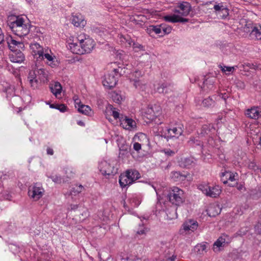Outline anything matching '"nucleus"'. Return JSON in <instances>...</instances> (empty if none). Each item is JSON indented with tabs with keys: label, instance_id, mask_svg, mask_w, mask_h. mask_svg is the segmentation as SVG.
<instances>
[{
	"label": "nucleus",
	"instance_id": "f257e3e1",
	"mask_svg": "<svg viewBox=\"0 0 261 261\" xmlns=\"http://www.w3.org/2000/svg\"><path fill=\"white\" fill-rule=\"evenodd\" d=\"M141 177L139 172L135 169L126 170L119 176V182L122 188H127Z\"/></svg>",
	"mask_w": 261,
	"mask_h": 261
},
{
	"label": "nucleus",
	"instance_id": "f03ea898",
	"mask_svg": "<svg viewBox=\"0 0 261 261\" xmlns=\"http://www.w3.org/2000/svg\"><path fill=\"white\" fill-rule=\"evenodd\" d=\"M116 109L115 108V120H117V125L126 129H132L136 127V123L133 119L120 114Z\"/></svg>",
	"mask_w": 261,
	"mask_h": 261
},
{
	"label": "nucleus",
	"instance_id": "7ed1b4c3",
	"mask_svg": "<svg viewBox=\"0 0 261 261\" xmlns=\"http://www.w3.org/2000/svg\"><path fill=\"white\" fill-rule=\"evenodd\" d=\"M168 198L172 204L179 205L184 201V192L177 187H174L168 194Z\"/></svg>",
	"mask_w": 261,
	"mask_h": 261
},
{
	"label": "nucleus",
	"instance_id": "20e7f679",
	"mask_svg": "<svg viewBox=\"0 0 261 261\" xmlns=\"http://www.w3.org/2000/svg\"><path fill=\"white\" fill-rule=\"evenodd\" d=\"M7 41L11 50H23L24 48V43L22 41L16 40L11 36L7 38Z\"/></svg>",
	"mask_w": 261,
	"mask_h": 261
},
{
	"label": "nucleus",
	"instance_id": "39448f33",
	"mask_svg": "<svg viewBox=\"0 0 261 261\" xmlns=\"http://www.w3.org/2000/svg\"><path fill=\"white\" fill-rule=\"evenodd\" d=\"M80 43L84 51L83 54L90 53L95 45L94 40L89 37L81 39Z\"/></svg>",
	"mask_w": 261,
	"mask_h": 261
},
{
	"label": "nucleus",
	"instance_id": "423d86ee",
	"mask_svg": "<svg viewBox=\"0 0 261 261\" xmlns=\"http://www.w3.org/2000/svg\"><path fill=\"white\" fill-rule=\"evenodd\" d=\"M98 168L102 174L108 175V178H113V169L114 167H111L110 165L106 161L101 162L98 166Z\"/></svg>",
	"mask_w": 261,
	"mask_h": 261
},
{
	"label": "nucleus",
	"instance_id": "0eeeda50",
	"mask_svg": "<svg viewBox=\"0 0 261 261\" xmlns=\"http://www.w3.org/2000/svg\"><path fill=\"white\" fill-rule=\"evenodd\" d=\"M116 141L120 151L119 157L120 155L122 156L126 155L129 152L130 147L126 144L125 140L123 137L117 136Z\"/></svg>",
	"mask_w": 261,
	"mask_h": 261
},
{
	"label": "nucleus",
	"instance_id": "6e6552de",
	"mask_svg": "<svg viewBox=\"0 0 261 261\" xmlns=\"http://www.w3.org/2000/svg\"><path fill=\"white\" fill-rule=\"evenodd\" d=\"M214 9L217 15L222 19H225L229 15V9L222 3L215 5Z\"/></svg>",
	"mask_w": 261,
	"mask_h": 261
},
{
	"label": "nucleus",
	"instance_id": "1a4fd4ad",
	"mask_svg": "<svg viewBox=\"0 0 261 261\" xmlns=\"http://www.w3.org/2000/svg\"><path fill=\"white\" fill-rule=\"evenodd\" d=\"M37 184H35L32 187V190L29 189L28 191L29 195L35 199V200H38L43 195V192L44 191L43 189L38 187Z\"/></svg>",
	"mask_w": 261,
	"mask_h": 261
},
{
	"label": "nucleus",
	"instance_id": "9d476101",
	"mask_svg": "<svg viewBox=\"0 0 261 261\" xmlns=\"http://www.w3.org/2000/svg\"><path fill=\"white\" fill-rule=\"evenodd\" d=\"M168 132V137L178 138L181 135H182L184 132V126L182 124L176 125L175 126H173L172 128L167 129Z\"/></svg>",
	"mask_w": 261,
	"mask_h": 261
},
{
	"label": "nucleus",
	"instance_id": "9b49d317",
	"mask_svg": "<svg viewBox=\"0 0 261 261\" xmlns=\"http://www.w3.org/2000/svg\"><path fill=\"white\" fill-rule=\"evenodd\" d=\"M11 51L12 53L9 55V58L12 62L20 63L24 61V55L20 50Z\"/></svg>",
	"mask_w": 261,
	"mask_h": 261
},
{
	"label": "nucleus",
	"instance_id": "f8f14e48",
	"mask_svg": "<svg viewBox=\"0 0 261 261\" xmlns=\"http://www.w3.org/2000/svg\"><path fill=\"white\" fill-rule=\"evenodd\" d=\"M215 128L213 124H203L200 128L197 130L198 135L200 137L210 136Z\"/></svg>",
	"mask_w": 261,
	"mask_h": 261
},
{
	"label": "nucleus",
	"instance_id": "ddd939ff",
	"mask_svg": "<svg viewBox=\"0 0 261 261\" xmlns=\"http://www.w3.org/2000/svg\"><path fill=\"white\" fill-rule=\"evenodd\" d=\"M114 69L113 70L112 73L108 74L105 75V78L102 81V84L103 86L111 90L114 87Z\"/></svg>",
	"mask_w": 261,
	"mask_h": 261
},
{
	"label": "nucleus",
	"instance_id": "4468645a",
	"mask_svg": "<svg viewBox=\"0 0 261 261\" xmlns=\"http://www.w3.org/2000/svg\"><path fill=\"white\" fill-rule=\"evenodd\" d=\"M30 25V24H29L23 26L16 27L14 28L11 29V30L16 35L21 37L27 35L29 33Z\"/></svg>",
	"mask_w": 261,
	"mask_h": 261
},
{
	"label": "nucleus",
	"instance_id": "2eb2a0df",
	"mask_svg": "<svg viewBox=\"0 0 261 261\" xmlns=\"http://www.w3.org/2000/svg\"><path fill=\"white\" fill-rule=\"evenodd\" d=\"M246 116L251 119H257L261 117V108L258 107L248 109L245 113Z\"/></svg>",
	"mask_w": 261,
	"mask_h": 261
},
{
	"label": "nucleus",
	"instance_id": "dca6fc26",
	"mask_svg": "<svg viewBox=\"0 0 261 261\" xmlns=\"http://www.w3.org/2000/svg\"><path fill=\"white\" fill-rule=\"evenodd\" d=\"M179 163L181 167L191 169L196 166V160L193 157L186 158L181 159Z\"/></svg>",
	"mask_w": 261,
	"mask_h": 261
},
{
	"label": "nucleus",
	"instance_id": "f3484780",
	"mask_svg": "<svg viewBox=\"0 0 261 261\" xmlns=\"http://www.w3.org/2000/svg\"><path fill=\"white\" fill-rule=\"evenodd\" d=\"M67 47L73 54L78 55L83 54L84 51L82 48L80 43V40L79 39H78L75 42H69Z\"/></svg>",
	"mask_w": 261,
	"mask_h": 261
},
{
	"label": "nucleus",
	"instance_id": "a211bd4d",
	"mask_svg": "<svg viewBox=\"0 0 261 261\" xmlns=\"http://www.w3.org/2000/svg\"><path fill=\"white\" fill-rule=\"evenodd\" d=\"M238 176L237 173H233L229 171L222 172L221 175V180L224 184H226L228 180L234 181L236 180V177Z\"/></svg>",
	"mask_w": 261,
	"mask_h": 261
},
{
	"label": "nucleus",
	"instance_id": "6ab92c4d",
	"mask_svg": "<svg viewBox=\"0 0 261 261\" xmlns=\"http://www.w3.org/2000/svg\"><path fill=\"white\" fill-rule=\"evenodd\" d=\"M178 7L182 12H180L179 10H176L175 12L180 13L185 16H187L191 11V5L188 2H184L182 3H180Z\"/></svg>",
	"mask_w": 261,
	"mask_h": 261
},
{
	"label": "nucleus",
	"instance_id": "aec40b11",
	"mask_svg": "<svg viewBox=\"0 0 261 261\" xmlns=\"http://www.w3.org/2000/svg\"><path fill=\"white\" fill-rule=\"evenodd\" d=\"M105 116L107 119L113 124L114 120V108L111 104H108L105 110Z\"/></svg>",
	"mask_w": 261,
	"mask_h": 261
},
{
	"label": "nucleus",
	"instance_id": "412c9836",
	"mask_svg": "<svg viewBox=\"0 0 261 261\" xmlns=\"http://www.w3.org/2000/svg\"><path fill=\"white\" fill-rule=\"evenodd\" d=\"M198 223L193 220H189L183 224V228L185 230H191L194 231L197 228Z\"/></svg>",
	"mask_w": 261,
	"mask_h": 261
},
{
	"label": "nucleus",
	"instance_id": "4be33fe9",
	"mask_svg": "<svg viewBox=\"0 0 261 261\" xmlns=\"http://www.w3.org/2000/svg\"><path fill=\"white\" fill-rule=\"evenodd\" d=\"M119 257L121 261H142V259L136 255L121 252L119 254Z\"/></svg>",
	"mask_w": 261,
	"mask_h": 261
},
{
	"label": "nucleus",
	"instance_id": "5701e85b",
	"mask_svg": "<svg viewBox=\"0 0 261 261\" xmlns=\"http://www.w3.org/2000/svg\"><path fill=\"white\" fill-rule=\"evenodd\" d=\"M221 192V189L219 186L216 185L212 187L210 186L208 188L207 196L216 198L219 196Z\"/></svg>",
	"mask_w": 261,
	"mask_h": 261
},
{
	"label": "nucleus",
	"instance_id": "b1692460",
	"mask_svg": "<svg viewBox=\"0 0 261 261\" xmlns=\"http://www.w3.org/2000/svg\"><path fill=\"white\" fill-rule=\"evenodd\" d=\"M251 32L249 34L251 39L261 40V27H251Z\"/></svg>",
	"mask_w": 261,
	"mask_h": 261
},
{
	"label": "nucleus",
	"instance_id": "393cba45",
	"mask_svg": "<svg viewBox=\"0 0 261 261\" xmlns=\"http://www.w3.org/2000/svg\"><path fill=\"white\" fill-rule=\"evenodd\" d=\"M229 241V236L227 234H223L215 242L214 245L218 247L224 246L225 244H228Z\"/></svg>",
	"mask_w": 261,
	"mask_h": 261
},
{
	"label": "nucleus",
	"instance_id": "a878e982",
	"mask_svg": "<svg viewBox=\"0 0 261 261\" xmlns=\"http://www.w3.org/2000/svg\"><path fill=\"white\" fill-rule=\"evenodd\" d=\"M24 19L20 16H16L15 20L9 23V25L10 29H13L16 27L23 26L29 24V23H24Z\"/></svg>",
	"mask_w": 261,
	"mask_h": 261
},
{
	"label": "nucleus",
	"instance_id": "bb28decb",
	"mask_svg": "<svg viewBox=\"0 0 261 261\" xmlns=\"http://www.w3.org/2000/svg\"><path fill=\"white\" fill-rule=\"evenodd\" d=\"M187 145L191 147H196L199 146L202 148L203 147V142L196 137L191 136L187 141Z\"/></svg>",
	"mask_w": 261,
	"mask_h": 261
},
{
	"label": "nucleus",
	"instance_id": "cd10ccee",
	"mask_svg": "<svg viewBox=\"0 0 261 261\" xmlns=\"http://www.w3.org/2000/svg\"><path fill=\"white\" fill-rule=\"evenodd\" d=\"M72 23L75 27H84L86 22L82 18V17L81 16L80 17L79 16H73V18L72 19Z\"/></svg>",
	"mask_w": 261,
	"mask_h": 261
},
{
	"label": "nucleus",
	"instance_id": "c85d7f7f",
	"mask_svg": "<svg viewBox=\"0 0 261 261\" xmlns=\"http://www.w3.org/2000/svg\"><path fill=\"white\" fill-rule=\"evenodd\" d=\"M220 209L217 205L210 206L207 210V214L211 217H215L218 215L220 212Z\"/></svg>",
	"mask_w": 261,
	"mask_h": 261
},
{
	"label": "nucleus",
	"instance_id": "c756f323",
	"mask_svg": "<svg viewBox=\"0 0 261 261\" xmlns=\"http://www.w3.org/2000/svg\"><path fill=\"white\" fill-rule=\"evenodd\" d=\"M202 105L205 108H212L215 105V100L212 97L209 96L203 100Z\"/></svg>",
	"mask_w": 261,
	"mask_h": 261
},
{
	"label": "nucleus",
	"instance_id": "7c9ffc66",
	"mask_svg": "<svg viewBox=\"0 0 261 261\" xmlns=\"http://www.w3.org/2000/svg\"><path fill=\"white\" fill-rule=\"evenodd\" d=\"M171 177L175 181H181L186 178L187 175L182 174L180 172L175 171L172 173Z\"/></svg>",
	"mask_w": 261,
	"mask_h": 261
},
{
	"label": "nucleus",
	"instance_id": "2f4dec72",
	"mask_svg": "<svg viewBox=\"0 0 261 261\" xmlns=\"http://www.w3.org/2000/svg\"><path fill=\"white\" fill-rule=\"evenodd\" d=\"M78 111L81 113L88 116L90 115L91 113V108L89 106L85 105H79Z\"/></svg>",
	"mask_w": 261,
	"mask_h": 261
},
{
	"label": "nucleus",
	"instance_id": "473e14b6",
	"mask_svg": "<svg viewBox=\"0 0 261 261\" xmlns=\"http://www.w3.org/2000/svg\"><path fill=\"white\" fill-rule=\"evenodd\" d=\"M147 33L151 36L152 33H155L156 34H159L161 33V28L160 25H150L146 30Z\"/></svg>",
	"mask_w": 261,
	"mask_h": 261
},
{
	"label": "nucleus",
	"instance_id": "72a5a7b5",
	"mask_svg": "<svg viewBox=\"0 0 261 261\" xmlns=\"http://www.w3.org/2000/svg\"><path fill=\"white\" fill-rule=\"evenodd\" d=\"M125 99L124 92L121 91H115V102L120 104Z\"/></svg>",
	"mask_w": 261,
	"mask_h": 261
},
{
	"label": "nucleus",
	"instance_id": "f704fd0d",
	"mask_svg": "<svg viewBox=\"0 0 261 261\" xmlns=\"http://www.w3.org/2000/svg\"><path fill=\"white\" fill-rule=\"evenodd\" d=\"M37 75L40 81L44 82L47 80V74L43 68L37 69Z\"/></svg>",
	"mask_w": 261,
	"mask_h": 261
},
{
	"label": "nucleus",
	"instance_id": "c9c22d12",
	"mask_svg": "<svg viewBox=\"0 0 261 261\" xmlns=\"http://www.w3.org/2000/svg\"><path fill=\"white\" fill-rule=\"evenodd\" d=\"M51 92L56 96L61 92L62 87L59 83H56L54 86L50 87Z\"/></svg>",
	"mask_w": 261,
	"mask_h": 261
},
{
	"label": "nucleus",
	"instance_id": "e433bc0d",
	"mask_svg": "<svg viewBox=\"0 0 261 261\" xmlns=\"http://www.w3.org/2000/svg\"><path fill=\"white\" fill-rule=\"evenodd\" d=\"M3 91L6 93L7 98L14 95V88L8 84H7V86L3 89Z\"/></svg>",
	"mask_w": 261,
	"mask_h": 261
},
{
	"label": "nucleus",
	"instance_id": "4c0bfd02",
	"mask_svg": "<svg viewBox=\"0 0 261 261\" xmlns=\"http://www.w3.org/2000/svg\"><path fill=\"white\" fill-rule=\"evenodd\" d=\"M50 107L59 110L61 112H65L68 109L67 107L64 104H50Z\"/></svg>",
	"mask_w": 261,
	"mask_h": 261
},
{
	"label": "nucleus",
	"instance_id": "58836bf2",
	"mask_svg": "<svg viewBox=\"0 0 261 261\" xmlns=\"http://www.w3.org/2000/svg\"><path fill=\"white\" fill-rule=\"evenodd\" d=\"M119 38L120 42L122 44L127 43L129 46L132 45V43L133 42L132 40L130 39L129 36H124L122 35H119L118 36Z\"/></svg>",
	"mask_w": 261,
	"mask_h": 261
},
{
	"label": "nucleus",
	"instance_id": "ea45409f",
	"mask_svg": "<svg viewBox=\"0 0 261 261\" xmlns=\"http://www.w3.org/2000/svg\"><path fill=\"white\" fill-rule=\"evenodd\" d=\"M169 88L167 84L163 83L157 88V91L160 93L166 94L169 92Z\"/></svg>",
	"mask_w": 261,
	"mask_h": 261
},
{
	"label": "nucleus",
	"instance_id": "a19ab883",
	"mask_svg": "<svg viewBox=\"0 0 261 261\" xmlns=\"http://www.w3.org/2000/svg\"><path fill=\"white\" fill-rule=\"evenodd\" d=\"M178 15L173 14L171 15H167L164 17V19L166 21L171 22L172 23L178 22Z\"/></svg>",
	"mask_w": 261,
	"mask_h": 261
},
{
	"label": "nucleus",
	"instance_id": "79ce46f5",
	"mask_svg": "<svg viewBox=\"0 0 261 261\" xmlns=\"http://www.w3.org/2000/svg\"><path fill=\"white\" fill-rule=\"evenodd\" d=\"M214 81L212 79H207L203 81V87H207L210 90H212L213 88Z\"/></svg>",
	"mask_w": 261,
	"mask_h": 261
},
{
	"label": "nucleus",
	"instance_id": "37998d69",
	"mask_svg": "<svg viewBox=\"0 0 261 261\" xmlns=\"http://www.w3.org/2000/svg\"><path fill=\"white\" fill-rule=\"evenodd\" d=\"M171 256V257L176 258L174 255V250L173 248H167L165 250L164 253V257Z\"/></svg>",
	"mask_w": 261,
	"mask_h": 261
},
{
	"label": "nucleus",
	"instance_id": "c03bdc74",
	"mask_svg": "<svg viewBox=\"0 0 261 261\" xmlns=\"http://www.w3.org/2000/svg\"><path fill=\"white\" fill-rule=\"evenodd\" d=\"M84 187L82 185H76L74 187L72 188L71 192V194L74 195L81 193L84 189Z\"/></svg>",
	"mask_w": 261,
	"mask_h": 261
},
{
	"label": "nucleus",
	"instance_id": "a18cd8bd",
	"mask_svg": "<svg viewBox=\"0 0 261 261\" xmlns=\"http://www.w3.org/2000/svg\"><path fill=\"white\" fill-rule=\"evenodd\" d=\"M210 186L205 184H199L198 186V189L201 191L203 194H204L206 196L208 193V190Z\"/></svg>",
	"mask_w": 261,
	"mask_h": 261
},
{
	"label": "nucleus",
	"instance_id": "49530a36",
	"mask_svg": "<svg viewBox=\"0 0 261 261\" xmlns=\"http://www.w3.org/2000/svg\"><path fill=\"white\" fill-rule=\"evenodd\" d=\"M49 177L51 178L54 182L57 184H60L62 181H65L60 176H58L57 175H50Z\"/></svg>",
	"mask_w": 261,
	"mask_h": 261
},
{
	"label": "nucleus",
	"instance_id": "de8ad7c7",
	"mask_svg": "<svg viewBox=\"0 0 261 261\" xmlns=\"http://www.w3.org/2000/svg\"><path fill=\"white\" fill-rule=\"evenodd\" d=\"M117 65L118 66V68H115V74L116 73H118L120 75H122L123 73H125V71L124 69H125L124 67H123V65L122 64H121L120 63H118Z\"/></svg>",
	"mask_w": 261,
	"mask_h": 261
},
{
	"label": "nucleus",
	"instance_id": "09e8293b",
	"mask_svg": "<svg viewBox=\"0 0 261 261\" xmlns=\"http://www.w3.org/2000/svg\"><path fill=\"white\" fill-rule=\"evenodd\" d=\"M160 27L161 28V31L162 30L163 31L164 35L169 34L172 30L171 27L169 26L166 27V25L164 24H161L160 25Z\"/></svg>",
	"mask_w": 261,
	"mask_h": 261
},
{
	"label": "nucleus",
	"instance_id": "8fccbe9b",
	"mask_svg": "<svg viewBox=\"0 0 261 261\" xmlns=\"http://www.w3.org/2000/svg\"><path fill=\"white\" fill-rule=\"evenodd\" d=\"M133 47L134 49H135L136 51H138L139 50H145V47L137 42H134L133 44Z\"/></svg>",
	"mask_w": 261,
	"mask_h": 261
},
{
	"label": "nucleus",
	"instance_id": "3c124183",
	"mask_svg": "<svg viewBox=\"0 0 261 261\" xmlns=\"http://www.w3.org/2000/svg\"><path fill=\"white\" fill-rule=\"evenodd\" d=\"M146 230L147 229L145 228L143 226H141L140 229L136 231L135 237H138L139 236H145L146 234Z\"/></svg>",
	"mask_w": 261,
	"mask_h": 261
},
{
	"label": "nucleus",
	"instance_id": "603ef678",
	"mask_svg": "<svg viewBox=\"0 0 261 261\" xmlns=\"http://www.w3.org/2000/svg\"><path fill=\"white\" fill-rule=\"evenodd\" d=\"M28 78L29 81H30L31 79H33V80L37 79L36 69L30 71Z\"/></svg>",
	"mask_w": 261,
	"mask_h": 261
},
{
	"label": "nucleus",
	"instance_id": "864d4df0",
	"mask_svg": "<svg viewBox=\"0 0 261 261\" xmlns=\"http://www.w3.org/2000/svg\"><path fill=\"white\" fill-rule=\"evenodd\" d=\"M29 83L31 87L34 89L38 88L39 86V82L38 79H35L34 80L33 79H31L30 81H29Z\"/></svg>",
	"mask_w": 261,
	"mask_h": 261
},
{
	"label": "nucleus",
	"instance_id": "5fc2aeb1",
	"mask_svg": "<svg viewBox=\"0 0 261 261\" xmlns=\"http://www.w3.org/2000/svg\"><path fill=\"white\" fill-rule=\"evenodd\" d=\"M44 58L46 59L47 60L50 62L49 65L50 66L55 65V64H53V63L54 62V61H53L54 58L51 55H50L49 54H45L44 55Z\"/></svg>",
	"mask_w": 261,
	"mask_h": 261
},
{
	"label": "nucleus",
	"instance_id": "6e6d98bb",
	"mask_svg": "<svg viewBox=\"0 0 261 261\" xmlns=\"http://www.w3.org/2000/svg\"><path fill=\"white\" fill-rule=\"evenodd\" d=\"M249 169L253 170L254 171H256V170L259 169V168L257 166L255 163L254 162H251L249 163L248 166Z\"/></svg>",
	"mask_w": 261,
	"mask_h": 261
},
{
	"label": "nucleus",
	"instance_id": "4d7b16f0",
	"mask_svg": "<svg viewBox=\"0 0 261 261\" xmlns=\"http://www.w3.org/2000/svg\"><path fill=\"white\" fill-rule=\"evenodd\" d=\"M251 27H254L252 24L248 23L246 24L245 27H244V32L248 33H249L250 34V32H251Z\"/></svg>",
	"mask_w": 261,
	"mask_h": 261
},
{
	"label": "nucleus",
	"instance_id": "13d9d810",
	"mask_svg": "<svg viewBox=\"0 0 261 261\" xmlns=\"http://www.w3.org/2000/svg\"><path fill=\"white\" fill-rule=\"evenodd\" d=\"M250 69L261 70V64H252L249 66Z\"/></svg>",
	"mask_w": 261,
	"mask_h": 261
},
{
	"label": "nucleus",
	"instance_id": "bf43d9fd",
	"mask_svg": "<svg viewBox=\"0 0 261 261\" xmlns=\"http://www.w3.org/2000/svg\"><path fill=\"white\" fill-rule=\"evenodd\" d=\"M220 68H221V70L222 71H228V72H231L232 71V70L234 69V67H226V66H220Z\"/></svg>",
	"mask_w": 261,
	"mask_h": 261
},
{
	"label": "nucleus",
	"instance_id": "052dcab7",
	"mask_svg": "<svg viewBox=\"0 0 261 261\" xmlns=\"http://www.w3.org/2000/svg\"><path fill=\"white\" fill-rule=\"evenodd\" d=\"M44 52L42 50H39L37 51V53L35 54V55H38V59L40 60H42L44 59Z\"/></svg>",
	"mask_w": 261,
	"mask_h": 261
},
{
	"label": "nucleus",
	"instance_id": "680f3d73",
	"mask_svg": "<svg viewBox=\"0 0 261 261\" xmlns=\"http://www.w3.org/2000/svg\"><path fill=\"white\" fill-rule=\"evenodd\" d=\"M133 148L135 150L138 151L141 149V145L139 143L135 142L134 144Z\"/></svg>",
	"mask_w": 261,
	"mask_h": 261
},
{
	"label": "nucleus",
	"instance_id": "e2e57ef3",
	"mask_svg": "<svg viewBox=\"0 0 261 261\" xmlns=\"http://www.w3.org/2000/svg\"><path fill=\"white\" fill-rule=\"evenodd\" d=\"M178 22L185 23L189 21V19L182 18L178 15Z\"/></svg>",
	"mask_w": 261,
	"mask_h": 261
},
{
	"label": "nucleus",
	"instance_id": "0e129e2a",
	"mask_svg": "<svg viewBox=\"0 0 261 261\" xmlns=\"http://www.w3.org/2000/svg\"><path fill=\"white\" fill-rule=\"evenodd\" d=\"M175 258L171 257V256L164 257L161 261H175Z\"/></svg>",
	"mask_w": 261,
	"mask_h": 261
},
{
	"label": "nucleus",
	"instance_id": "69168bd1",
	"mask_svg": "<svg viewBox=\"0 0 261 261\" xmlns=\"http://www.w3.org/2000/svg\"><path fill=\"white\" fill-rule=\"evenodd\" d=\"M133 75L138 79H139L140 76H142L141 71L139 70H136L135 72L133 73Z\"/></svg>",
	"mask_w": 261,
	"mask_h": 261
},
{
	"label": "nucleus",
	"instance_id": "338daca9",
	"mask_svg": "<svg viewBox=\"0 0 261 261\" xmlns=\"http://www.w3.org/2000/svg\"><path fill=\"white\" fill-rule=\"evenodd\" d=\"M165 153L168 156H172L175 153L174 151H172V150H171L170 149H169V150H167L165 151Z\"/></svg>",
	"mask_w": 261,
	"mask_h": 261
},
{
	"label": "nucleus",
	"instance_id": "774afa93",
	"mask_svg": "<svg viewBox=\"0 0 261 261\" xmlns=\"http://www.w3.org/2000/svg\"><path fill=\"white\" fill-rule=\"evenodd\" d=\"M132 200V202L135 203V206H138L140 203L139 200L137 198H133Z\"/></svg>",
	"mask_w": 261,
	"mask_h": 261
}]
</instances>
